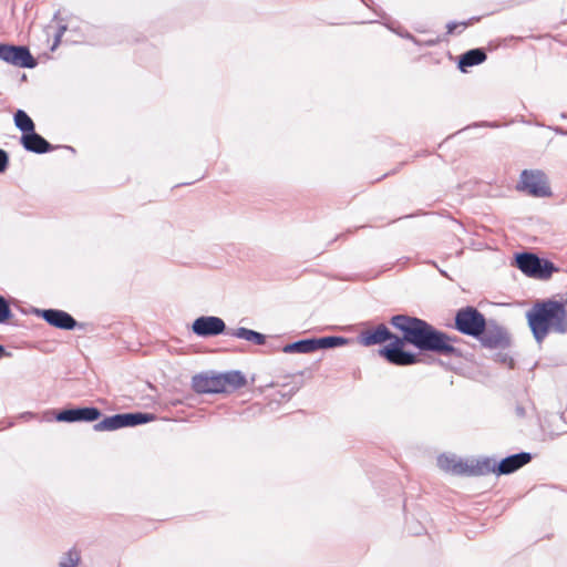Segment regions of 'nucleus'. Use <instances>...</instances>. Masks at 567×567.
<instances>
[{"label":"nucleus","mask_w":567,"mask_h":567,"mask_svg":"<svg viewBox=\"0 0 567 567\" xmlns=\"http://www.w3.org/2000/svg\"><path fill=\"white\" fill-rule=\"evenodd\" d=\"M390 324L401 332L393 333L385 324L381 323L371 329L362 330L357 339L364 347L383 344L378 354L390 364L409 367L421 362L420 353L404 349L406 344L414 347L415 317L409 315H394L390 318Z\"/></svg>","instance_id":"f257e3e1"},{"label":"nucleus","mask_w":567,"mask_h":567,"mask_svg":"<svg viewBox=\"0 0 567 567\" xmlns=\"http://www.w3.org/2000/svg\"><path fill=\"white\" fill-rule=\"evenodd\" d=\"M453 328L464 336L474 338L486 349L511 347V336L506 328L495 319H486L474 306H465L456 310Z\"/></svg>","instance_id":"f03ea898"},{"label":"nucleus","mask_w":567,"mask_h":567,"mask_svg":"<svg viewBox=\"0 0 567 567\" xmlns=\"http://www.w3.org/2000/svg\"><path fill=\"white\" fill-rule=\"evenodd\" d=\"M527 326L540 346L549 333H567L566 302L553 298L538 299L526 311Z\"/></svg>","instance_id":"7ed1b4c3"},{"label":"nucleus","mask_w":567,"mask_h":567,"mask_svg":"<svg viewBox=\"0 0 567 567\" xmlns=\"http://www.w3.org/2000/svg\"><path fill=\"white\" fill-rule=\"evenodd\" d=\"M458 341L457 336H451L426 320L415 317L414 348L420 354L430 352L441 357L462 358V350L455 347Z\"/></svg>","instance_id":"20e7f679"},{"label":"nucleus","mask_w":567,"mask_h":567,"mask_svg":"<svg viewBox=\"0 0 567 567\" xmlns=\"http://www.w3.org/2000/svg\"><path fill=\"white\" fill-rule=\"evenodd\" d=\"M513 265L527 277L538 280H548L559 271L553 261L532 251L516 252Z\"/></svg>","instance_id":"39448f33"},{"label":"nucleus","mask_w":567,"mask_h":567,"mask_svg":"<svg viewBox=\"0 0 567 567\" xmlns=\"http://www.w3.org/2000/svg\"><path fill=\"white\" fill-rule=\"evenodd\" d=\"M517 188L537 198L551 196L547 176L540 169H524Z\"/></svg>","instance_id":"423d86ee"},{"label":"nucleus","mask_w":567,"mask_h":567,"mask_svg":"<svg viewBox=\"0 0 567 567\" xmlns=\"http://www.w3.org/2000/svg\"><path fill=\"white\" fill-rule=\"evenodd\" d=\"M0 60L17 68L33 69L38 60L25 45L0 43Z\"/></svg>","instance_id":"0eeeda50"},{"label":"nucleus","mask_w":567,"mask_h":567,"mask_svg":"<svg viewBox=\"0 0 567 567\" xmlns=\"http://www.w3.org/2000/svg\"><path fill=\"white\" fill-rule=\"evenodd\" d=\"M34 313L48 324L60 330L72 331L82 329L83 323L76 321L73 316L61 309H34Z\"/></svg>","instance_id":"6e6552de"},{"label":"nucleus","mask_w":567,"mask_h":567,"mask_svg":"<svg viewBox=\"0 0 567 567\" xmlns=\"http://www.w3.org/2000/svg\"><path fill=\"white\" fill-rule=\"evenodd\" d=\"M102 416V412L96 406H72L60 410L55 414V420L58 422L64 423H75V422H86L92 423L100 420Z\"/></svg>","instance_id":"1a4fd4ad"},{"label":"nucleus","mask_w":567,"mask_h":567,"mask_svg":"<svg viewBox=\"0 0 567 567\" xmlns=\"http://www.w3.org/2000/svg\"><path fill=\"white\" fill-rule=\"evenodd\" d=\"M192 331L200 338L217 337L219 334H227L225 321L216 316H200L192 323Z\"/></svg>","instance_id":"9d476101"},{"label":"nucleus","mask_w":567,"mask_h":567,"mask_svg":"<svg viewBox=\"0 0 567 567\" xmlns=\"http://www.w3.org/2000/svg\"><path fill=\"white\" fill-rule=\"evenodd\" d=\"M533 460V455L529 452H519L511 454L501 461H496L495 475H509L515 473Z\"/></svg>","instance_id":"9b49d317"},{"label":"nucleus","mask_w":567,"mask_h":567,"mask_svg":"<svg viewBox=\"0 0 567 567\" xmlns=\"http://www.w3.org/2000/svg\"><path fill=\"white\" fill-rule=\"evenodd\" d=\"M219 380L217 372L206 371L192 378V390L197 394H219Z\"/></svg>","instance_id":"f8f14e48"},{"label":"nucleus","mask_w":567,"mask_h":567,"mask_svg":"<svg viewBox=\"0 0 567 567\" xmlns=\"http://www.w3.org/2000/svg\"><path fill=\"white\" fill-rule=\"evenodd\" d=\"M20 143L27 152L34 154H47L59 147L49 143L35 130L28 134H21Z\"/></svg>","instance_id":"ddd939ff"},{"label":"nucleus","mask_w":567,"mask_h":567,"mask_svg":"<svg viewBox=\"0 0 567 567\" xmlns=\"http://www.w3.org/2000/svg\"><path fill=\"white\" fill-rule=\"evenodd\" d=\"M219 380V393H230L247 385L246 375L239 370H230L217 373Z\"/></svg>","instance_id":"4468645a"},{"label":"nucleus","mask_w":567,"mask_h":567,"mask_svg":"<svg viewBox=\"0 0 567 567\" xmlns=\"http://www.w3.org/2000/svg\"><path fill=\"white\" fill-rule=\"evenodd\" d=\"M486 59L487 54L483 48L471 49L460 55L457 68L461 72L466 73L468 68L482 64Z\"/></svg>","instance_id":"2eb2a0df"},{"label":"nucleus","mask_w":567,"mask_h":567,"mask_svg":"<svg viewBox=\"0 0 567 567\" xmlns=\"http://www.w3.org/2000/svg\"><path fill=\"white\" fill-rule=\"evenodd\" d=\"M312 349L313 352L318 350L334 349L347 346L351 342L349 338L343 336H324V337H312Z\"/></svg>","instance_id":"dca6fc26"},{"label":"nucleus","mask_w":567,"mask_h":567,"mask_svg":"<svg viewBox=\"0 0 567 567\" xmlns=\"http://www.w3.org/2000/svg\"><path fill=\"white\" fill-rule=\"evenodd\" d=\"M228 336L236 337L238 339H243L249 342H252L257 346H262L266 343V336L261 332L255 331L252 329H248L245 327H239L237 329H229L227 331Z\"/></svg>","instance_id":"f3484780"},{"label":"nucleus","mask_w":567,"mask_h":567,"mask_svg":"<svg viewBox=\"0 0 567 567\" xmlns=\"http://www.w3.org/2000/svg\"><path fill=\"white\" fill-rule=\"evenodd\" d=\"M496 460L493 457H483L480 460L471 461V474L472 476H482L489 473L495 474Z\"/></svg>","instance_id":"a211bd4d"},{"label":"nucleus","mask_w":567,"mask_h":567,"mask_svg":"<svg viewBox=\"0 0 567 567\" xmlns=\"http://www.w3.org/2000/svg\"><path fill=\"white\" fill-rule=\"evenodd\" d=\"M13 122L16 127L22 133L28 134L35 130L33 120L28 113L21 109L17 110L13 114Z\"/></svg>","instance_id":"6ab92c4d"},{"label":"nucleus","mask_w":567,"mask_h":567,"mask_svg":"<svg viewBox=\"0 0 567 567\" xmlns=\"http://www.w3.org/2000/svg\"><path fill=\"white\" fill-rule=\"evenodd\" d=\"M285 353H312V340L311 338L300 339L282 347Z\"/></svg>","instance_id":"aec40b11"},{"label":"nucleus","mask_w":567,"mask_h":567,"mask_svg":"<svg viewBox=\"0 0 567 567\" xmlns=\"http://www.w3.org/2000/svg\"><path fill=\"white\" fill-rule=\"evenodd\" d=\"M121 429L120 417L116 414L104 416L93 425L95 432H112Z\"/></svg>","instance_id":"412c9836"},{"label":"nucleus","mask_w":567,"mask_h":567,"mask_svg":"<svg viewBox=\"0 0 567 567\" xmlns=\"http://www.w3.org/2000/svg\"><path fill=\"white\" fill-rule=\"evenodd\" d=\"M127 415H130L132 427L143 425L156 420V415L148 412H127Z\"/></svg>","instance_id":"4be33fe9"},{"label":"nucleus","mask_w":567,"mask_h":567,"mask_svg":"<svg viewBox=\"0 0 567 567\" xmlns=\"http://www.w3.org/2000/svg\"><path fill=\"white\" fill-rule=\"evenodd\" d=\"M80 559V553L75 548H72L63 554L59 561V567H76Z\"/></svg>","instance_id":"5701e85b"},{"label":"nucleus","mask_w":567,"mask_h":567,"mask_svg":"<svg viewBox=\"0 0 567 567\" xmlns=\"http://www.w3.org/2000/svg\"><path fill=\"white\" fill-rule=\"evenodd\" d=\"M13 318L9 300L0 295V324L8 323Z\"/></svg>","instance_id":"b1692460"},{"label":"nucleus","mask_w":567,"mask_h":567,"mask_svg":"<svg viewBox=\"0 0 567 567\" xmlns=\"http://www.w3.org/2000/svg\"><path fill=\"white\" fill-rule=\"evenodd\" d=\"M471 462L463 461L457 458L456 462L452 465V474L460 476H472L471 474Z\"/></svg>","instance_id":"393cba45"},{"label":"nucleus","mask_w":567,"mask_h":567,"mask_svg":"<svg viewBox=\"0 0 567 567\" xmlns=\"http://www.w3.org/2000/svg\"><path fill=\"white\" fill-rule=\"evenodd\" d=\"M457 457L455 455H445V454H442L437 457V464L439 466L446 471V472H452V465L456 462Z\"/></svg>","instance_id":"a878e982"},{"label":"nucleus","mask_w":567,"mask_h":567,"mask_svg":"<svg viewBox=\"0 0 567 567\" xmlns=\"http://www.w3.org/2000/svg\"><path fill=\"white\" fill-rule=\"evenodd\" d=\"M386 28L390 29L391 31L395 32L396 34H399L400 37L404 38V39H408L410 41H412L414 44L416 45H421L422 43L420 42L419 39H416L412 33H410L409 31H400V30H395L393 29L390 24L385 23Z\"/></svg>","instance_id":"bb28decb"},{"label":"nucleus","mask_w":567,"mask_h":567,"mask_svg":"<svg viewBox=\"0 0 567 567\" xmlns=\"http://www.w3.org/2000/svg\"><path fill=\"white\" fill-rule=\"evenodd\" d=\"M9 165V155L8 153L0 148V174L4 173Z\"/></svg>","instance_id":"cd10ccee"},{"label":"nucleus","mask_w":567,"mask_h":567,"mask_svg":"<svg viewBox=\"0 0 567 567\" xmlns=\"http://www.w3.org/2000/svg\"><path fill=\"white\" fill-rule=\"evenodd\" d=\"M497 361L507 364L509 369H513L515 365L514 359L506 353H498Z\"/></svg>","instance_id":"c85d7f7f"},{"label":"nucleus","mask_w":567,"mask_h":567,"mask_svg":"<svg viewBox=\"0 0 567 567\" xmlns=\"http://www.w3.org/2000/svg\"><path fill=\"white\" fill-rule=\"evenodd\" d=\"M117 416L120 417L121 429L132 427L131 419H130V415H127V412H125V413H117Z\"/></svg>","instance_id":"c756f323"},{"label":"nucleus","mask_w":567,"mask_h":567,"mask_svg":"<svg viewBox=\"0 0 567 567\" xmlns=\"http://www.w3.org/2000/svg\"><path fill=\"white\" fill-rule=\"evenodd\" d=\"M548 130L555 132L557 135H563V136H567V130L561 127V126H553V125H548L547 126Z\"/></svg>","instance_id":"7c9ffc66"},{"label":"nucleus","mask_w":567,"mask_h":567,"mask_svg":"<svg viewBox=\"0 0 567 567\" xmlns=\"http://www.w3.org/2000/svg\"><path fill=\"white\" fill-rule=\"evenodd\" d=\"M462 27L461 22L451 21L446 24V33L452 34L456 30V28Z\"/></svg>","instance_id":"2f4dec72"},{"label":"nucleus","mask_w":567,"mask_h":567,"mask_svg":"<svg viewBox=\"0 0 567 567\" xmlns=\"http://www.w3.org/2000/svg\"><path fill=\"white\" fill-rule=\"evenodd\" d=\"M515 414L518 419H523L526 416V409L520 405V404H517L516 408H515Z\"/></svg>","instance_id":"473e14b6"},{"label":"nucleus","mask_w":567,"mask_h":567,"mask_svg":"<svg viewBox=\"0 0 567 567\" xmlns=\"http://www.w3.org/2000/svg\"><path fill=\"white\" fill-rule=\"evenodd\" d=\"M481 20V17H472L466 21H462L461 25L463 28H467L468 25H472L474 22H478Z\"/></svg>","instance_id":"72a5a7b5"},{"label":"nucleus","mask_w":567,"mask_h":567,"mask_svg":"<svg viewBox=\"0 0 567 567\" xmlns=\"http://www.w3.org/2000/svg\"><path fill=\"white\" fill-rule=\"evenodd\" d=\"M475 127H498L499 125L496 122H480L474 124Z\"/></svg>","instance_id":"f704fd0d"},{"label":"nucleus","mask_w":567,"mask_h":567,"mask_svg":"<svg viewBox=\"0 0 567 567\" xmlns=\"http://www.w3.org/2000/svg\"><path fill=\"white\" fill-rule=\"evenodd\" d=\"M61 35L54 34L53 44L51 47V51H54L61 43Z\"/></svg>","instance_id":"c9c22d12"},{"label":"nucleus","mask_w":567,"mask_h":567,"mask_svg":"<svg viewBox=\"0 0 567 567\" xmlns=\"http://www.w3.org/2000/svg\"><path fill=\"white\" fill-rule=\"evenodd\" d=\"M66 30H68L66 24H59L55 34L63 37V34L65 33Z\"/></svg>","instance_id":"e433bc0d"},{"label":"nucleus","mask_w":567,"mask_h":567,"mask_svg":"<svg viewBox=\"0 0 567 567\" xmlns=\"http://www.w3.org/2000/svg\"><path fill=\"white\" fill-rule=\"evenodd\" d=\"M437 43V40H427L423 44L426 47H434Z\"/></svg>","instance_id":"4c0bfd02"},{"label":"nucleus","mask_w":567,"mask_h":567,"mask_svg":"<svg viewBox=\"0 0 567 567\" xmlns=\"http://www.w3.org/2000/svg\"><path fill=\"white\" fill-rule=\"evenodd\" d=\"M361 1H362V3H363L364 6H367L368 8L373 9V8H372V4H373V1H372V0H361Z\"/></svg>","instance_id":"58836bf2"},{"label":"nucleus","mask_w":567,"mask_h":567,"mask_svg":"<svg viewBox=\"0 0 567 567\" xmlns=\"http://www.w3.org/2000/svg\"><path fill=\"white\" fill-rule=\"evenodd\" d=\"M6 354H8V353H7V350H6L4 346L0 344V359H1L3 355H6Z\"/></svg>","instance_id":"ea45409f"},{"label":"nucleus","mask_w":567,"mask_h":567,"mask_svg":"<svg viewBox=\"0 0 567 567\" xmlns=\"http://www.w3.org/2000/svg\"><path fill=\"white\" fill-rule=\"evenodd\" d=\"M373 10H374V12L378 13L379 17H381V18H385L386 17L385 12H380L379 13L375 9H373Z\"/></svg>","instance_id":"a19ab883"},{"label":"nucleus","mask_w":567,"mask_h":567,"mask_svg":"<svg viewBox=\"0 0 567 567\" xmlns=\"http://www.w3.org/2000/svg\"><path fill=\"white\" fill-rule=\"evenodd\" d=\"M59 17H60V11H56L53 16V20H59Z\"/></svg>","instance_id":"79ce46f5"},{"label":"nucleus","mask_w":567,"mask_h":567,"mask_svg":"<svg viewBox=\"0 0 567 567\" xmlns=\"http://www.w3.org/2000/svg\"><path fill=\"white\" fill-rule=\"evenodd\" d=\"M560 117H561V118H564V120H566V118H567V112H563V113H560Z\"/></svg>","instance_id":"37998d69"},{"label":"nucleus","mask_w":567,"mask_h":567,"mask_svg":"<svg viewBox=\"0 0 567 567\" xmlns=\"http://www.w3.org/2000/svg\"><path fill=\"white\" fill-rule=\"evenodd\" d=\"M440 274L443 275L444 277H447V274L445 270L440 269Z\"/></svg>","instance_id":"c03bdc74"},{"label":"nucleus","mask_w":567,"mask_h":567,"mask_svg":"<svg viewBox=\"0 0 567 567\" xmlns=\"http://www.w3.org/2000/svg\"><path fill=\"white\" fill-rule=\"evenodd\" d=\"M68 150L74 152V148L72 146H65Z\"/></svg>","instance_id":"a18cd8bd"}]
</instances>
